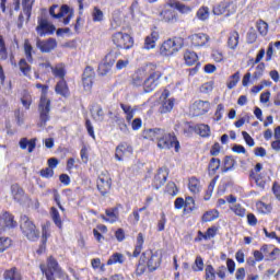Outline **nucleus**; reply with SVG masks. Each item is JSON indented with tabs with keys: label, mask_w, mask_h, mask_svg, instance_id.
<instances>
[{
	"label": "nucleus",
	"mask_w": 280,
	"mask_h": 280,
	"mask_svg": "<svg viewBox=\"0 0 280 280\" xmlns=\"http://www.w3.org/2000/svg\"><path fill=\"white\" fill-rule=\"evenodd\" d=\"M240 72H235L231 75L228 82V89H235V86H237V82H240Z\"/></svg>",
	"instance_id": "nucleus-58"
},
{
	"label": "nucleus",
	"mask_w": 280,
	"mask_h": 280,
	"mask_svg": "<svg viewBox=\"0 0 280 280\" xmlns=\"http://www.w3.org/2000/svg\"><path fill=\"white\" fill-rule=\"evenodd\" d=\"M32 5H34V0L22 1L23 12L26 15L27 20H30V16H32Z\"/></svg>",
	"instance_id": "nucleus-46"
},
{
	"label": "nucleus",
	"mask_w": 280,
	"mask_h": 280,
	"mask_svg": "<svg viewBox=\"0 0 280 280\" xmlns=\"http://www.w3.org/2000/svg\"><path fill=\"white\" fill-rule=\"evenodd\" d=\"M256 209H257L258 213H262L266 215V214L272 212V205L266 203L264 201H258L256 203Z\"/></svg>",
	"instance_id": "nucleus-39"
},
{
	"label": "nucleus",
	"mask_w": 280,
	"mask_h": 280,
	"mask_svg": "<svg viewBox=\"0 0 280 280\" xmlns=\"http://www.w3.org/2000/svg\"><path fill=\"white\" fill-rule=\"evenodd\" d=\"M159 266H161V258L158 255L147 252L141 255L136 272L137 275H143L145 272V268H149L152 272L156 270Z\"/></svg>",
	"instance_id": "nucleus-4"
},
{
	"label": "nucleus",
	"mask_w": 280,
	"mask_h": 280,
	"mask_svg": "<svg viewBox=\"0 0 280 280\" xmlns=\"http://www.w3.org/2000/svg\"><path fill=\"white\" fill-rule=\"evenodd\" d=\"M114 45L118 49H132L135 46V39L130 34L124 32L114 33L112 36Z\"/></svg>",
	"instance_id": "nucleus-8"
},
{
	"label": "nucleus",
	"mask_w": 280,
	"mask_h": 280,
	"mask_svg": "<svg viewBox=\"0 0 280 280\" xmlns=\"http://www.w3.org/2000/svg\"><path fill=\"white\" fill-rule=\"evenodd\" d=\"M21 103L23 104L24 108L28 110L30 106H32V95L25 92L21 98Z\"/></svg>",
	"instance_id": "nucleus-60"
},
{
	"label": "nucleus",
	"mask_w": 280,
	"mask_h": 280,
	"mask_svg": "<svg viewBox=\"0 0 280 280\" xmlns=\"http://www.w3.org/2000/svg\"><path fill=\"white\" fill-rule=\"evenodd\" d=\"M117 51H109L103 61L98 65V71L101 75H106L113 69V65L117 61L118 58Z\"/></svg>",
	"instance_id": "nucleus-11"
},
{
	"label": "nucleus",
	"mask_w": 280,
	"mask_h": 280,
	"mask_svg": "<svg viewBox=\"0 0 280 280\" xmlns=\"http://www.w3.org/2000/svg\"><path fill=\"white\" fill-rule=\"evenodd\" d=\"M120 108L124 110V113L126 115V120L128 122L132 121V119L135 117V108H132V106L126 105V104H121Z\"/></svg>",
	"instance_id": "nucleus-44"
},
{
	"label": "nucleus",
	"mask_w": 280,
	"mask_h": 280,
	"mask_svg": "<svg viewBox=\"0 0 280 280\" xmlns=\"http://www.w3.org/2000/svg\"><path fill=\"white\" fill-rule=\"evenodd\" d=\"M212 12L215 16H221V14L231 16V14H235V12H237V4L231 1H223L215 4L212 9Z\"/></svg>",
	"instance_id": "nucleus-10"
},
{
	"label": "nucleus",
	"mask_w": 280,
	"mask_h": 280,
	"mask_svg": "<svg viewBox=\"0 0 280 280\" xmlns=\"http://www.w3.org/2000/svg\"><path fill=\"white\" fill-rule=\"evenodd\" d=\"M209 16H211V11L209 10V7L202 5L197 10L196 18L199 21H209Z\"/></svg>",
	"instance_id": "nucleus-36"
},
{
	"label": "nucleus",
	"mask_w": 280,
	"mask_h": 280,
	"mask_svg": "<svg viewBox=\"0 0 280 280\" xmlns=\"http://www.w3.org/2000/svg\"><path fill=\"white\" fill-rule=\"evenodd\" d=\"M95 78V71L91 67H86L83 72V89L86 91V93H91V90L93 89V80Z\"/></svg>",
	"instance_id": "nucleus-15"
},
{
	"label": "nucleus",
	"mask_w": 280,
	"mask_h": 280,
	"mask_svg": "<svg viewBox=\"0 0 280 280\" xmlns=\"http://www.w3.org/2000/svg\"><path fill=\"white\" fill-rule=\"evenodd\" d=\"M172 2H173V8H175V10L180 14H191V12H194V8L187 4H184L178 0H172Z\"/></svg>",
	"instance_id": "nucleus-29"
},
{
	"label": "nucleus",
	"mask_w": 280,
	"mask_h": 280,
	"mask_svg": "<svg viewBox=\"0 0 280 280\" xmlns=\"http://www.w3.org/2000/svg\"><path fill=\"white\" fill-rule=\"evenodd\" d=\"M0 59L8 60V48H5V40L3 36L0 35Z\"/></svg>",
	"instance_id": "nucleus-57"
},
{
	"label": "nucleus",
	"mask_w": 280,
	"mask_h": 280,
	"mask_svg": "<svg viewBox=\"0 0 280 280\" xmlns=\"http://www.w3.org/2000/svg\"><path fill=\"white\" fill-rule=\"evenodd\" d=\"M261 170H264V165L261 163H257L254 170H252L249 173L250 178H253L259 185V187H264V182H259V176L257 175L259 172H261Z\"/></svg>",
	"instance_id": "nucleus-35"
},
{
	"label": "nucleus",
	"mask_w": 280,
	"mask_h": 280,
	"mask_svg": "<svg viewBox=\"0 0 280 280\" xmlns=\"http://www.w3.org/2000/svg\"><path fill=\"white\" fill-rule=\"evenodd\" d=\"M257 30L261 36H267L268 35V23L264 21H259L257 23Z\"/></svg>",
	"instance_id": "nucleus-61"
},
{
	"label": "nucleus",
	"mask_w": 280,
	"mask_h": 280,
	"mask_svg": "<svg viewBox=\"0 0 280 280\" xmlns=\"http://www.w3.org/2000/svg\"><path fill=\"white\" fill-rule=\"evenodd\" d=\"M145 78H148V72H145V67H142L133 74V86H143Z\"/></svg>",
	"instance_id": "nucleus-24"
},
{
	"label": "nucleus",
	"mask_w": 280,
	"mask_h": 280,
	"mask_svg": "<svg viewBox=\"0 0 280 280\" xmlns=\"http://www.w3.org/2000/svg\"><path fill=\"white\" fill-rule=\"evenodd\" d=\"M158 148H160V150H170L171 148H175V152H178L180 150V142L176 140V136L164 131L158 141Z\"/></svg>",
	"instance_id": "nucleus-9"
},
{
	"label": "nucleus",
	"mask_w": 280,
	"mask_h": 280,
	"mask_svg": "<svg viewBox=\"0 0 280 280\" xmlns=\"http://www.w3.org/2000/svg\"><path fill=\"white\" fill-rule=\"evenodd\" d=\"M195 106H197L200 113H209V110H211V103L208 101H197Z\"/></svg>",
	"instance_id": "nucleus-49"
},
{
	"label": "nucleus",
	"mask_w": 280,
	"mask_h": 280,
	"mask_svg": "<svg viewBox=\"0 0 280 280\" xmlns=\"http://www.w3.org/2000/svg\"><path fill=\"white\" fill-rule=\"evenodd\" d=\"M37 23L36 32L39 36H47V34H54L56 32V26L45 18H38Z\"/></svg>",
	"instance_id": "nucleus-14"
},
{
	"label": "nucleus",
	"mask_w": 280,
	"mask_h": 280,
	"mask_svg": "<svg viewBox=\"0 0 280 280\" xmlns=\"http://www.w3.org/2000/svg\"><path fill=\"white\" fill-rule=\"evenodd\" d=\"M56 10H58V4H54L52 7H50L49 9L50 16H52V19H65V16H67V14L69 13L70 8L69 5L63 4L59 9L58 13H56Z\"/></svg>",
	"instance_id": "nucleus-23"
},
{
	"label": "nucleus",
	"mask_w": 280,
	"mask_h": 280,
	"mask_svg": "<svg viewBox=\"0 0 280 280\" xmlns=\"http://www.w3.org/2000/svg\"><path fill=\"white\" fill-rule=\"evenodd\" d=\"M223 116H224V105L223 104H219L217 106L213 120L214 121H222V117Z\"/></svg>",
	"instance_id": "nucleus-59"
},
{
	"label": "nucleus",
	"mask_w": 280,
	"mask_h": 280,
	"mask_svg": "<svg viewBox=\"0 0 280 280\" xmlns=\"http://www.w3.org/2000/svg\"><path fill=\"white\" fill-rule=\"evenodd\" d=\"M3 279L4 280H23V275H21V270L16 267H12L10 269H7L3 272Z\"/></svg>",
	"instance_id": "nucleus-26"
},
{
	"label": "nucleus",
	"mask_w": 280,
	"mask_h": 280,
	"mask_svg": "<svg viewBox=\"0 0 280 280\" xmlns=\"http://www.w3.org/2000/svg\"><path fill=\"white\" fill-rule=\"evenodd\" d=\"M102 220L104 222H108L109 224H115V222H119V209L112 208L105 211V215L101 214Z\"/></svg>",
	"instance_id": "nucleus-20"
},
{
	"label": "nucleus",
	"mask_w": 280,
	"mask_h": 280,
	"mask_svg": "<svg viewBox=\"0 0 280 280\" xmlns=\"http://www.w3.org/2000/svg\"><path fill=\"white\" fill-rule=\"evenodd\" d=\"M237 45H240V33L233 31L228 36V47L229 49H232V51H235Z\"/></svg>",
	"instance_id": "nucleus-27"
},
{
	"label": "nucleus",
	"mask_w": 280,
	"mask_h": 280,
	"mask_svg": "<svg viewBox=\"0 0 280 280\" xmlns=\"http://www.w3.org/2000/svg\"><path fill=\"white\" fill-rule=\"evenodd\" d=\"M129 65H130V60L128 58L119 59L116 62V69H117V71H121V70L126 69V67H128Z\"/></svg>",
	"instance_id": "nucleus-64"
},
{
	"label": "nucleus",
	"mask_w": 280,
	"mask_h": 280,
	"mask_svg": "<svg viewBox=\"0 0 280 280\" xmlns=\"http://www.w3.org/2000/svg\"><path fill=\"white\" fill-rule=\"evenodd\" d=\"M10 246H12V240L7 236H1L0 237V253H5V250H8V248H10Z\"/></svg>",
	"instance_id": "nucleus-50"
},
{
	"label": "nucleus",
	"mask_w": 280,
	"mask_h": 280,
	"mask_svg": "<svg viewBox=\"0 0 280 280\" xmlns=\"http://www.w3.org/2000/svg\"><path fill=\"white\" fill-rule=\"evenodd\" d=\"M208 170L210 176H213L218 172V170H220V159L212 158L210 160Z\"/></svg>",
	"instance_id": "nucleus-45"
},
{
	"label": "nucleus",
	"mask_w": 280,
	"mask_h": 280,
	"mask_svg": "<svg viewBox=\"0 0 280 280\" xmlns=\"http://www.w3.org/2000/svg\"><path fill=\"white\" fill-rule=\"evenodd\" d=\"M112 30H117V27H121V14L119 12H115L110 22Z\"/></svg>",
	"instance_id": "nucleus-52"
},
{
	"label": "nucleus",
	"mask_w": 280,
	"mask_h": 280,
	"mask_svg": "<svg viewBox=\"0 0 280 280\" xmlns=\"http://www.w3.org/2000/svg\"><path fill=\"white\" fill-rule=\"evenodd\" d=\"M36 89H42V96L39 100L38 110L40 118V126H45L49 121V110H51V101L47 98V91L49 86L37 83Z\"/></svg>",
	"instance_id": "nucleus-1"
},
{
	"label": "nucleus",
	"mask_w": 280,
	"mask_h": 280,
	"mask_svg": "<svg viewBox=\"0 0 280 280\" xmlns=\"http://www.w3.org/2000/svg\"><path fill=\"white\" fill-rule=\"evenodd\" d=\"M218 218H220V211L212 209V210H208L203 213V215L201 217V221L202 222H213V220H218Z\"/></svg>",
	"instance_id": "nucleus-32"
},
{
	"label": "nucleus",
	"mask_w": 280,
	"mask_h": 280,
	"mask_svg": "<svg viewBox=\"0 0 280 280\" xmlns=\"http://www.w3.org/2000/svg\"><path fill=\"white\" fill-rule=\"evenodd\" d=\"M188 189L191 191V194H200V179L191 177L188 182Z\"/></svg>",
	"instance_id": "nucleus-38"
},
{
	"label": "nucleus",
	"mask_w": 280,
	"mask_h": 280,
	"mask_svg": "<svg viewBox=\"0 0 280 280\" xmlns=\"http://www.w3.org/2000/svg\"><path fill=\"white\" fill-rule=\"evenodd\" d=\"M16 225L18 223L14 221V215L10 214V212L0 214V233L1 231H5V229H14Z\"/></svg>",
	"instance_id": "nucleus-17"
},
{
	"label": "nucleus",
	"mask_w": 280,
	"mask_h": 280,
	"mask_svg": "<svg viewBox=\"0 0 280 280\" xmlns=\"http://www.w3.org/2000/svg\"><path fill=\"white\" fill-rule=\"evenodd\" d=\"M34 51V47L30 43V39L24 40V54L26 56L27 62H34V57L32 56V52Z\"/></svg>",
	"instance_id": "nucleus-40"
},
{
	"label": "nucleus",
	"mask_w": 280,
	"mask_h": 280,
	"mask_svg": "<svg viewBox=\"0 0 280 280\" xmlns=\"http://www.w3.org/2000/svg\"><path fill=\"white\" fill-rule=\"evenodd\" d=\"M144 71L148 78L144 80V91L145 93H150L159 86V80H161V68H159L154 63H148L144 66Z\"/></svg>",
	"instance_id": "nucleus-3"
},
{
	"label": "nucleus",
	"mask_w": 280,
	"mask_h": 280,
	"mask_svg": "<svg viewBox=\"0 0 280 280\" xmlns=\"http://www.w3.org/2000/svg\"><path fill=\"white\" fill-rule=\"evenodd\" d=\"M97 185H104L103 196H106L110 189V177L107 175H101L98 177Z\"/></svg>",
	"instance_id": "nucleus-37"
},
{
	"label": "nucleus",
	"mask_w": 280,
	"mask_h": 280,
	"mask_svg": "<svg viewBox=\"0 0 280 280\" xmlns=\"http://www.w3.org/2000/svg\"><path fill=\"white\" fill-rule=\"evenodd\" d=\"M265 69H266V65L259 63L256 67V71L254 72L253 80H259V78H261V75H264Z\"/></svg>",
	"instance_id": "nucleus-62"
},
{
	"label": "nucleus",
	"mask_w": 280,
	"mask_h": 280,
	"mask_svg": "<svg viewBox=\"0 0 280 280\" xmlns=\"http://www.w3.org/2000/svg\"><path fill=\"white\" fill-rule=\"evenodd\" d=\"M192 47H205L209 43V35L197 33L189 37Z\"/></svg>",
	"instance_id": "nucleus-19"
},
{
	"label": "nucleus",
	"mask_w": 280,
	"mask_h": 280,
	"mask_svg": "<svg viewBox=\"0 0 280 280\" xmlns=\"http://www.w3.org/2000/svg\"><path fill=\"white\" fill-rule=\"evenodd\" d=\"M160 113H171L174 108V97H170V92L164 90L160 96Z\"/></svg>",
	"instance_id": "nucleus-13"
},
{
	"label": "nucleus",
	"mask_w": 280,
	"mask_h": 280,
	"mask_svg": "<svg viewBox=\"0 0 280 280\" xmlns=\"http://www.w3.org/2000/svg\"><path fill=\"white\" fill-rule=\"evenodd\" d=\"M184 60L188 67H191L198 62V55L195 51L186 50L184 54Z\"/></svg>",
	"instance_id": "nucleus-33"
},
{
	"label": "nucleus",
	"mask_w": 280,
	"mask_h": 280,
	"mask_svg": "<svg viewBox=\"0 0 280 280\" xmlns=\"http://www.w3.org/2000/svg\"><path fill=\"white\" fill-rule=\"evenodd\" d=\"M194 272H202L205 270V261L202 260V257L197 256L195 264L192 265Z\"/></svg>",
	"instance_id": "nucleus-53"
},
{
	"label": "nucleus",
	"mask_w": 280,
	"mask_h": 280,
	"mask_svg": "<svg viewBox=\"0 0 280 280\" xmlns=\"http://www.w3.org/2000/svg\"><path fill=\"white\" fill-rule=\"evenodd\" d=\"M39 268H40L43 275H45L47 280H56V279H54V275L56 277H58L59 279L69 280V276H67V273H65V271H62V269L58 265V260H56V258H54L51 256L48 257L47 265L42 264L39 266Z\"/></svg>",
	"instance_id": "nucleus-2"
},
{
	"label": "nucleus",
	"mask_w": 280,
	"mask_h": 280,
	"mask_svg": "<svg viewBox=\"0 0 280 280\" xmlns=\"http://www.w3.org/2000/svg\"><path fill=\"white\" fill-rule=\"evenodd\" d=\"M20 148L21 150H27L28 148L30 153L34 152V150H36V138L31 140H27V138H22L20 140Z\"/></svg>",
	"instance_id": "nucleus-31"
},
{
	"label": "nucleus",
	"mask_w": 280,
	"mask_h": 280,
	"mask_svg": "<svg viewBox=\"0 0 280 280\" xmlns=\"http://www.w3.org/2000/svg\"><path fill=\"white\" fill-rule=\"evenodd\" d=\"M183 45H185L183 38H170L161 45L160 54L161 56H174V54H178L183 49Z\"/></svg>",
	"instance_id": "nucleus-7"
},
{
	"label": "nucleus",
	"mask_w": 280,
	"mask_h": 280,
	"mask_svg": "<svg viewBox=\"0 0 280 280\" xmlns=\"http://www.w3.org/2000/svg\"><path fill=\"white\" fill-rule=\"evenodd\" d=\"M164 132H165V129H161V128L147 129L143 131V138L149 139V141H156L159 143Z\"/></svg>",
	"instance_id": "nucleus-22"
},
{
	"label": "nucleus",
	"mask_w": 280,
	"mask_h": 280,
	"mask_svg": "<svg viewBox=\"0 0 280 280\" xmlns=\"http://www.w3.org/2000/svg\"><path fill=\"white\" fill-rule=\"evenodd\" d=\"M273 137L276 140L271 142V148L276 150V152H280V126L275 129Z\"/></svg>",
	"instance_id": "nucleus-48"
},
{
	"label": "nucleus",
	"mask_w": 280,
	"mask_h": 280,
	"mask_svg": "<svg viewBox=\"0 0 280 280\" xmlns=\"http://www.w3.org/2000/svg\"><path fill=\"white\" fill-rule=\"evenodd\" d=\"M156 40H159V32L153 31L144 40V49H154L156 47Z\"/></svg>",
	"instance_id": "nucleus-28"
},
{
	"label": "nucleus",
	"mask_w": 280,
	"mask_h": 280,
	"mask_svg": "<svg viewBox=\"0 0 280 280\" xmlns=\"http://www.w3.org/2000/svg\"><path fill=\"white\" fill-rule=\"evenodd\" d=\"M20 229L30 242H36L40 237V232L36 229L34 221L25 214L21 217Z\"/></svg>",
	"instance_id": "nucleus-5"
},
{
	"label": "nucleus",
	"mask_w": 280,
	"mask_h": 280,
	"mask_svg": "<svg viewBox=\"0 0 280 280\" xmlns=\"http://www.w3.org/2000/svg\"><path fill=\"white\" fill-rule=\"evenodd\" d=\"M56 39L48 38L46 40H43L40 38H36V47L42 51L43 54H49V51H52V49H56Z\"/></svg>",
	"instance_id": "nucleus-16"
},
{
	"label": "nucleus",
	"mask_w": 280,
	"mask_h": 280,
	"mask_svg": "<svg viewBox=\"0 0 280 280\" xmlns=\"http://www.w3.org/2000/svg\"><path fill=\"white\" fill-rule=\"evenodd\" d=\"M50 217L52 219V222L60 229L62 226V220L60 219V212H58V209L52 207L50 209Z\"/></svg>",
	"instance_id": "nucleus-47"
},
{
	"label": "nucleus",
	"mask_w": 280,
	"mask_h": 280,
	"mask_svg": "<svg viewBox=\"0 0 280 280\" xmlns=\"http://www.w3.org/2000/svg\"><path fill=\"white\" fill-rule=\"evenodd\" d=\"M115 264H124V256L119 253H115L107 260V266H113Z\"/></svg>",
	"instance_id": "nucleus-51"
},
{
	"label": "nucleus",
	"mask_w": 280,
	"mask_h": 280,
	"mask_svg": "<svg viewBox=\"0 0 280 280\" xmlns=\"http://www.w3.org/2000/svg\"><path fill=\"white\" fill-rule=\"evenodd\" d=\"M91 115L95 121H104V109L100 106H94L91 109Z\"/></svg>",
	"instance_id": "nucleus-43"
},
{
	"label": "nucleus",
	"mask_w": 280,
	"mask_h": 280,
	"mask_svg": "<svg viewBox=\"0 0 280 280\" xmlns=\"http://www.w3.org/2000/svg\"><path fill=\"white\" fill-rule=\"evenodd\" d=\"M166 182H167V168H160L156 175L154 176L153 187L155 189H161V187H163V185H165Z\"/></svg>",
	"instance_id": "nucleus-21"
},
{
	"label": "nucleus",
	"mask_w": 280,
	"mask_h": 280,
	"mask_svg": "<svg viewBox=\"0 0 280 280\" xmlns=\"http://www.w3.org/2000/svg\"><path fill=\"white\" fill-rule=\"evenodd\" d=\"M55 91L59 95L67 97V95H69V86H67V81H65V79H60V81L57 83L55 88Z\"/></svg>",
	"instance_id": "nucleus-34"
},
{
	"label": "nucleus",
	"mask_w": 280,
	"mask_h": 280,
	"mask_svg": "<svg viewBox=\"0 0 280 280\" xmlns=\"http://www.w3.org/2000/svg\"><path fill=\"white\" fill-rule=\"evenodd\" d=\"M145 243V236L143 233H138L136 238V246L133 250V257H139L141 255V250H143V244Z\"/></svg>",
	"instance_id": "nucleus-30"
},
{
	"label": "nucleus",
	"mask_w": 280,
	"mask_h": 280,
	"mask_svg": "<svg viewBox=\"0 0 280 280\" xmlns=\"http://www.w3.org/2000/svg\"><path fill=\"white\" fill-rule=\"evenodd\" d=\"M223 163H224V166L222 168V172L226 173V172H230V170H233L235 165V160H233V158L231 156H225Z\"/></svg>",
	"instance_id": "nucleus-56"
},
{
	"label": "nucleus",
	"mask_w": 280,
	"mask_h": 280,
	"mask_svg": "<svg viewBox=\"0 0 280 280\" xmlns=\"http://www.w3.org/2000/svg\"><path fill=\"white\" fill-rule=\"evenodd\" d=\"M55 78H60V80H65V66L57 65L55 68H51Z\"/></svg>",
	"instance_id": "nucleus-54"
},
{
	"label": "nucleus",
	"mask_w": 280,
	"mask_h": 280,
	"mask_svg": "<svg viewBox=\"0 0 280 280\" xmlns=\"http://www.w3.org/2000/svg\"><path fill=\"white\" fill-rule=\"evenodd\" d=\"M132 155V147L128 143H121L116 148L115 159L117 161H124L128 156Z\"/></svg>",
	"instance_id": "nucleus-18"
},
{
	"label": "nucleus",
	"mask_w": 280,
	"mask_h": 280,
	"mask_svg": "<svg viewBox=\"0 0 280 280\" xmlns=\"http://www.w3.org/2000/svg\"><path fill=\"white\" fill-rule=\"evenodd\" d=\"M11 194L15 202H23L25 200V190H23L19 184H13L11 186Z\"/></svg>",
	"instance_id": "nucleus-25"
},
{
	"label": "nucleus",
	"mask_w": 280,
	"mask_h": 280,
	"mask_svg": "<svg viewBox=\"0 0 280 280\" xmlns=\"http://www.w3.org/2000/svg\"><path fill=\"white\" fill-rule=\"evenodd\" d=\"M206 280H215V270L211 265L206 267Z\"/></svg>",
	"instance_id": "nucleus-63"
},
{
	"label": "nucleus",
	"mask_w": 280,
	"mask_h": 280,
	"mask_svg": "<svg viewBox=\"0 0 280 280\" xmlns=\"http://www.w3.org/2000/svg\"><path fill=\"white\" fill-rule=\"evenodd\" d=\"M20 71L25 75L26 78H30V74L32 73V66L27 63V60L21 59L19 61Z\"/></svg>",
	"instance_id": "nucleus-42"
},
{
	"label": "nucleus",
	"mask_w": 280,
	"mask_h": 280,
	"mask_svg": "<svg viewBox=\"0 0 280 280\" xmlns=\"http://www.w3.org/2000/svg\"><path fill=\"white\" fill-rule=\"evenodd\" d=\"M226 202L230 205V211L237 218H246V208L241 203H237V197L230 195L225 197Z\"/></svg>",
	"instance_id": "nucleus-12"
},
{
	"label": "nucleus",
	"mask_w": 280,
	"mask_h": 280,
	"mask_svg": "<svg viewBox=\"0 0 280 280\" xmlns=\"http://www.w3.org/2000/svg\"><path fill=\"white\" fill-rule=\"evenodd\" d=\"M91 15H92V21L94 23H102V21H104V11L97 7H94Z\"/></svg>",
	"instance_id": "nucleus-41"
},
{
	"label": "nucleus",
	"mask_w": 280,
	"mask_h": 280,
	"mask_svg": "<svg viewBox=\"0 0 280 280\" xmlns=\"http://www.w3.org/2000/svg\"><path fill=\"white\" fill-rule=\"evenodd\" d=\"M197 131L199 132L200 137H209L211 135V128L209 125H198L197 126Z\"/></svg>",
	"instance_id": "nucleus-55"
},
{
	"label": "nucleus",
	"mask_w": 280,
	"mask_h": 280,
	"mask_svg": "<svg viewBox=\"0 0 280 280\" xmlns=\"http://www.w3.org/2000/svg\"><path fill=\"white\" fill-rule=\"evenodd\" d=\"M159 16L162 23H167L168 25H174V23L178 22V14H176L172 0H167L166 3L161 7Z\"/></svg>",
	"instance_id": "nucleus-6"
}]
</instances>
